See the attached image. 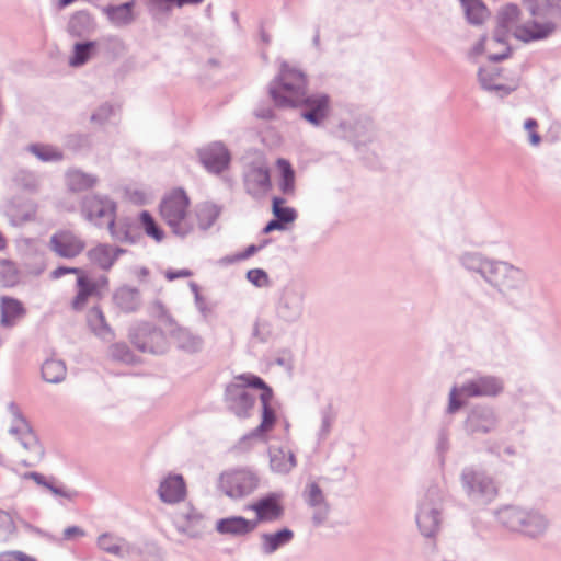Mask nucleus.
I'll return each mask as SVG.
<instances>
[{"instance_id": "nucleus-1", "label": "nucleus", "mask_w": 561, "mask_h": 561, "mask_svg": "<svg viewBox=\"0 0 561 561\" xmlns=\"http://www.w3.org/2000/svg\"><path fill=\"white\" fill-rule=\"evenodd\" d=\"M237 380L242 382H232L226 387L225 403L228 410L240 419L249 417L256 402V397L249 388L262 390L260 394L262 404L261 423L238 442L239 449L248 450L256 443L267 442V434L274 428L277 417L275 409L272 407L273 390L262 378L254 375H241L237 377Z\"/></svg>"}, {"instance_id": "nucleus-2", "label": "nucleus", "mask_w": 561, "mask_h": 561, "mask_svg": "<svg viewBox=\"0 0 561 561\" xmlns=\"http://www.w3.org/2000/svg\"><path fill=\"white\" fill-rule=\"evenodd\" d=\"M305 75L283 62L278 76L270 83L268 92L278 107H301V117L319 127L328 118L331 106L330 98L324 93H306Z\"/></svg>"}, {"instance_id": "nucleus-3", "label": "nucleus", "mask_w": 561, "mask_h": 561, "mask_svg": "<svg viewBox=\"0 0 561 561\" xmlns=\"http://www.w3.org/2000/svg\"><path fill=\"white\" fill-rule=\"evenodd\" d=\"M526 7L534 20L519 24L515 38L524 43L545 39L561 26V0H526Z\"/></svg>"}, {"instance_id": "nucleus-4", "label": "nucleus", "mask_w": 561, "mask_h": 561, "mask_svg": "<svg viewBox=\"0 0 561 561\" xmlns=\"http://www.w3.org/2000/svg\"><path fill=\"white\" fill-rule=\"evenodd\" d=\"M503 391L504 380L501 377L476 374L460 385H454L450 388L446 413H457L465 405V399L495 398L502 394Z\"/></svg>"}, {"instance_id": "nucleus-5", "label": "nucleus", "mask_w": 561, "mask_h": 561, "mask_svg": "<svg viewBox=\"0 0 561 561\" xmlns=\"http://www.w3.org/2000/svg\"><path fill=\"white\" fill-rule=\"evenodd\" d=\"M497 522L511 531L529 538L542 536L549 526L547 517L537 510L508 505L496 512Z\"/></svg>"}, {"instance_id": "nucleus-6", "label": "nucleus", "mask_w": 561, "mask_h": 561, "mask_svg": "<svg viewBox=\"0 0 561 561\" xmlns=\"http://www.w3.org/2000/svg\"><path fill=\"white\" fill-rule=\"evenodd\" d=\"M188 206L190 198L181 188L165 195L160 203V215L176 236L186 237L194 229L187 216Z\"/></svg>"}, {"instance_id": "nucleus-7", "label": "nucleus", "mask_w": 561, "mask_h": 561, "mask_svg": "<svg viewBox=\"0 0 561 561\" xmlns=\"http://www.w3.org/2000/svg\"><path fill=\"white\" fill-rule=\"evenodd\" d=\"M443 491L436 486H430L419 501L416 511V524L424 537L431 538L437 535L443 522Z\"/></svg>"}, {"instance_id": "nucleus-8", "label": "nucleus", "mask_w": 561, "mask_h": 561, "mask_svg": "<svg viewBox=\"0 0 561 561\" xmlns=\"http://www.w3.org/2000/svg\"><path fill=\"white\" fill-rule=\"evenodd\" d=\"M462 489L468 499L477 505H486L497 495V486L485 471L466 467L460 474Z\"/></svg>"}, {"instance_id": "nucleus-9", "label": "nucleus", "mask_w": 561, "mask_h": 561, "mask_svg": "<svg viewBox=\"0 0 561 561\" xmlns=\"http://www.w3.org/2000/svg\"><path fill=\"white\" fill-rule=\"evenodd\" d=\"M242 179L245 192L253 198H261L271 190L270 169L263 154L244 158Z\"/></svg>"}, {"instance_id": "nucleus-10", "label": "nucleus", "mask_w": 561, "mask_h": 561, "mask_svg": "<svg viewBox=\"0 0 561 561\" xmlns=\"http://www.w3.org/2000/svg\"><path fill=\"white\" fill-rule=\"evenodd\" d=\"M260 479L248 469H234L222 472L218 479V489L232 500H240L252 494L259 486Z\"/></svg>"}, {"instance_id": "nucleus-11", "label": "nucleus", "mask_w": 561, "mask_h": 561, "mask_svg": "<svg viewBox=\"0 0 561 561\" xmlns=\"http://www.w3.org/2000/svg\"><path fill=\"white\" fill-rule=\"evenodd\" d=\"M484 282L502 295H508L524 286L526 275L520 268L507 262L494 260Z\"/></svg>"}, {"instance_id": "nucleus-12", "label": "nucleus", "mask_w": 561, "mask_h": 561, "mask_svg": "<svg viewBox=\"0 0 561 561\" xmlns=\"http://www.w3.org/2000/svg\"><path fill=\"white\" fill-rule=\"evenodd\" d=\"M306 291L298 282L287 283L280 290L275 312L286 323L297 322L304 313Z\"/></svg>"}, {"instance_id": "nucleus-13", "label": "nucleus", "mask_w": 561, "mask_h": 561, "mask_svg": "<svg viewBox=\"0 0 561 561\" xmlns=\"http://www.w3.org/2000/svg\"><path fill=\"white\" fill-rule=\"evenodd\" d=\"M500 424L496 410L489 404L473 405L463 422V428L468 435L480 436L493 433Z\"/></svg>"}, {"instance_id": "nucleus-14", "label": "nucleus", "mask_w": 561, "mask_h": 561, "mask_svg": "<svg viewBox=\"0 0 561 561\" xmlns=\"http://www.w3.org/2000/svg\"><path fill=\"white\" fill-rule=\"evenodd\" d=\"M131 343L144 353L163 354L168 350V341L162 330L150 323H141L130 331Z\"/></svg>"}, {"instance_id": "nucleus-15", "label": "nucleus", "mask_w": 561, "mask_h": 561, "mask_svg": "<svg viewBox=\"0 0 561 561\" xmlns=\"http://www.w3.org/2000/svg\"><path fill=\"white\" fill-rule=\"evenodd\" d=\"M116 204L107 196L87 195L82 199L81 213L93 225L101 227L115 217Z\"/></svg>"}, {"instance_id": "nucleus-16", "label": "nucleus", "mask_w": 561, "mask_h": 561, "mask_svg": "<svg viewBox=\"0 0 561 561\" xmlns=\"http://www.w3.org/2000/svg\"><path fill=\"white\" fill-rule=\"evenodd\" d=\"M283 499V493L271 492L248 506L249 510L255 513V519L252 520L256 523V527L261 523L277 522L284 516Z\"/></svg>"}, {"instance_id": "nucleus-17", "label": "nucleus", "mask_w": 561, "mask_h": 561, "mask_svg": "<svg viewBox=\"0 0 561 561\" xmlns=\"http://www.w3.org/2000/svg\"><path fill=\"white\" fill-rule=\"evenodd\" d=\"M301 495L305 503L313 511V524L316 526L322 525L329 516L330 504L319 482L317 480H308Z\"/></svg>"}, {"instance_id": "nucleus-18", "label": "nucleus", "mask_w": 561, "mask_h": 561, "mask_svg": "<svg viewBox=\"0 0 561 561\" xmlns=\"http://www.w3.org/2000/svg\"><path fill=\"white\" fill-rule=\"evenodd\" d=\"M78 495L76 490L68 488L59 479L37 473V496L42 501L51 497L58 504L64 505L66 502L75 501Z\"/></svg>"}, {"instance_id": "nucleus-19", "label": "nucleus", "mask_w": 561, "mask_h": 561, "mask_svg": "<svg viewBox=\"0 0 561 561\" xmlns=\"http://www.w3.org/2000/svg\"><path fill=\"white\" fill-rule=\"evenodd\" d=\"M49 249L64 259H75L85 249V242L70 230H59L49 240Z\"/></svg>"}, {"instance_id": "nucleus-20", "label": "nucleus", "mask_w": 561, "mask_h": 561, "mask_svg": "<svg viewBox=\"0 0 561 561\" xmlns=\"http://www.w3.org/2000/svg\"><path fill=\"white\" fill-rule=\"evenodd\" d=\"M198 156L205 169L214 174H220L224 172L228 169L231 161L229 150L220 141L211 142L202 148Z\"/></svg>"}, {"instance_id": "nucleus-21", "label": "nucleus", "mask_w": 561, "mask_h": 561, "mask_svg": "<svg viewBox=\"0 0 561 561\" xmlns=\"http://www.w3.org/2000/svg\"><path fill=\"white\" fill-rule=\"evenodd\" d=\"M125 253L126 250L123 248L107 243H98L87 251L85 256L92 266L103 272H108L118 257Z\"/></svg>"}, {"instance_id": "nucleus-22", "label": "nucleus", "mask_w": 561, "mask_h": 561, "mask_svg": "<svg viewBox=\"0 0 561 561\" xmlns=\"http://www.w3.org/2000/svg\"><path fill=\"white\" fill-rule=\"evenodd\" d=\"M158 494L163 503L175 504L185 499L186 485L180 474H169L165 477L158 489Z\"/></svg>"}, {"instance_id": "nucleus-23", "label": "nucleus", "mask_w": 561, "mask_h": 561, "mask_svg": "<svg viewBox=\"0 0 561 561\" xmlns=\"http://www.w3.org/2000/svg\"><path fill=\"white\" fill-rule=\"evenodd\" d=\"M215 529L220 535L247 536L256 529V523L242 516H229L216 522Z\"/></svg>"}, {"instance_id": "nucleus-24", "label": "nucleus", "mask_w": 561, "mask_h": 561, "mask_svg": "<svg viewBox=\"0 0 561 561\" xmlns=\"http://www.w3.org/2000/svg\"><path fill=\"white\" fill-rule=\"evenodd\" d=\"M98 547L112 556L124 559L135 553L136 548L126 539L111 533L101 534L96 539Z\"/></svg>"}, {"instance_id": "nucleus-25", "label": "nucleus", "mask_w": 561, "mask_h": 561, "mask_svg": "<svg viewBox=\"0 0 561 561\" xmlns=\"http://www.w3.org/2000/svg\"><path fill=\"white\" fill-rule=\"evenodd\" d=\"M178 530L190 537L199 536L205 529V520L201 513L193 507H186L175 515Z\"/></svg>"}, {"instance_id": "nucleus-26", "label": "nucleus", "mask_w": 561, "mask_h": 561, "mask_svg": "<svg viewBox=\"0 0 561 561\" xmlns=\"http://www.w3.org/2000/svg\"><path fill=\"white\" fill-rule=\"evenodd\" d=\"M171 337L176 347L187 354L198 353L204 347V339L187 328L176 327L171 331Z\"/></svg>"}, {"instance_id": "nucleus-27", "label": "nucleus", "mask_w": 561, "mask_h": 561, "mask_svg": "<svg viewBox=\"0 0 561 561\" xmlns=\"http://www.w3.org/2000/svg\"><path fill=\"white\" fill-rule=\"evenodd\" d=\"M87 324L90 331L103 342H111L115 333L107 323L106 318L100 307H92L87 313Z\"/></svg>"}, {"instance_id": "nucleus-28", "label": "nucleus", "mask_w": 561, "mask_h": 561, "mask_svg": "<svg viewBox=\"0 0 561 561\" xmlns=\"http://www.w3.org/2000/svg\"><path fill=\"white\" fill-rule=\"evenodd\" d=\"M113 302L123 312H134L141 305L140 293L135 287L123 285L114 291Z\"/></svg>"}, {"instance_id": "nucleus-29", "label": "nucleus", "mask_w": 561, "mask_h": 561, "mask_svg": "<svg viewBox=\"0 0 561 561\" xmlns=\"http://www.w3.org/2000/svg\"><path fill=\"white\" fill-rule=\"evenodd\" d=\"M260 549L263 554L270 556L294 539V531L289 528H282L275 533H264L260 536Z\"/></svg>"}, {"instance_id": "nucleus-30", "label": "nucleus", "mask_w": 561, "mask_h": 561, "mask_svg": "<svg viewBox=\"0 0 561 561\" xmlns=\"http://www.w3.org/2000/svg\"><path fill=\"white\" fill-rule=\"evenodd\" d=\"M459 262L468 272L477 273L484 280L488 271L492 267L493 259H489L480 252L467 251L459 256Z\"/></svg>"}, {"instance_id": "nucleus-31", "label": "nucleus", "mask_w": 561, "mask_h": 561, "mask_svg": "<svg viewBox=\"0 0 561 561\" xmlns=\"http://www.w3.org/2000/svg\"><path fill=\"white\" fill-rule=\"evenodd\" d=\"M270 466L273 472L287 474L296 467L294 453L286 448H270Z\"/></svg>"}, {"instance_id": "nucleus-32", "label": "nucleus", "mask_w": 561, "mask_h": 561, "mask_svg": "<svg viewBox=\"0 0 561 561\" xmlns=\"http://www.w3.org/2000/svg\"><path fill=\"white\" fill-rule=\"evenodd\" d=\"M66 185L72 192H82L94 187L99 180L91 173L83 172L80 169H70L65 175Z\"/></svg>"}, {"instance_id": "nucleus-33", "label": "nucleus", "mask_w": 561, "mask_h": 561, "mask_svg": "<svg viewBox=\"0 0 561 561\" xmlns=\"http://www.w3.org/2000/svg\"><path fill=\"white\" fill-rule=\"evenodd\" d=\"M77 294L72 299V308L76 311H81L85 308L89 298L99 297L95 291L94 285H92V278L85 273L77 277Z\"/></svg>"}, {"instance_id": "nucleus-34", "label": "nucleus", "mask_w": 561, "mask_h": 561, "mask_svg": "<svg viewBox=\"0 0 561 561\" xmlns=\"http://www.w3.org/2000/svg\"><path fill=\"white\" fill-rule=\"evenodd\" d=\"M95 28V23L87 11L76 12L68 22V32L72 36L83 37L91 34Z\"/></svg>"}, {"instance_id": "nucleus-35", "label": "nucleus", "mask_w": 561, "mask_h": 561, "mask_svg": "<svg viewBox=\"0 0 561 561\" xmlns=\"http://www.w3.org/2000/svg\"><path fill=\"white\" fill-rule=\"evenodd\" d=\"M135 1L125 2L118 5H107L103 9L107 19L116 26L127 25L133 22V9Z\"/></svg>"}, {"instance_id": "nucleus-36", "label": "nucleus", "mask_w": 561, "mask_h": 561, "mask_svg": "<svg viewBox=\"0 0 561 561\" xmlns=\"http://www.w3.org/2000/svg\"><path fill=\"white\" fill-rule=\"evenodd\" d=\"M499 72L495 69L480 68L478 71V81L481 88L489 92H496L501 96L508 95L513 89L504 84H497Z\"/></svg>"}, {"instance_id": "nucleus-37", "label": "nucleus", "mask_w": 561, "mask_h": 561, "mask_svg": "<svg viewBox=\"0 0 561 561\" xmlns=\"http://www.w3.org/2000/svg\"><path fill=\"white\" fill-rule=\"evenodd\" d=\"M221 209L209 202L198 204L195 209L198 227L202 230L209 229L220 215Z\"/></svg>"}, {"instance_id": "nucleus-38", "label": "nucleus", "mask_w": 561, "mask_h": 561, "mask_svg": "<svg viewBox=\"0 0 561 561\" xmlns=\"http://www.w3.org/2000/svg\"><path fill=\"white\" fill-rule=\"evenodd\" d=\"M277 167L280 171V179L278 182L279 191L287 196L295 195V171L291 164L285 159H278Z\"/></svg>"}, {"instance_id": "nucleus-39", "label": "nucleus", "mask_w": 561, "mask_h": 561, "mask_svg": "<svg viewBox=\"0 0 561 561\" xmlns=\"http://www.w3.org/2000/svg\"><path fill=\"white\" fill-rule=\"evenodd\" d=\"M459 1L467 18V21L470 24L479 25L485 20L488 15V9L481 0Z\"/></svg>"}, {"instance_id": "nucleus-40", "label": "nucleus", "mask_w": 561, "mask_h": 561, "mask_svg": "<svg viewBox=\"0 0 561 561\" xmlns=\"http://www.w3.org/2000/svg\"><path fill=\"white\" fill-rule=\"evenodd\" d=\"M24 309L20 301L12 298H2L1 300V321L5 325H10L14 320L22 317Z\"/></svg>"}, {"instance_id": "nucleus-41", "label": "nucleus", "mask_w": 561, "mask_h": 561, "mask_svg": "<svg viewBox=\"0 0 561 561\" xmlns=\"http://www.w3.org/2000/svg\"><path fill=\"white\" fill-rule=\"evenodd\" d=\"M96 46L98 43L94 41L76 43L73 46V55L69 60L70 65L73 67L84 65L94 53Z\"/></svg>"}, {"instance_id": "nucleus-42", "label": "nucleus", "mask_w": 561, "mask_h": 561, "mask_svg": "<svg viewBox=\"0 0 561 561\" xmlns=\"http://www.w3.org/2000/svg\"><path fill=\"white\" fill-rule=\"evenodd\" d=\"M42 376L47 382L56 383L64 380L66 366L61 360L50 359L42 365Z\"/></svg>"}, {"instance_id": "nucleus-43", "label": "nucleus", "mask_w": 561, "mask_h": 561, "mask_svg": "<svg viewBox=\"0 0 561 561\" xmlns=\"http://www.w3.org/2000/svg\"><path fill=\"white\" fill-rule=\"evenodd\" d=\"M272 213L274 217L285 226L294 222L298 216L296 209L285 206V199L278 196L273 197Z\"/></svg>"}, {"instance_id": "nucleus-44", "label": "nucleus", "mask_w": 561, "mask_h": 561, "mask_svg": "<svg viewBox=\"0 0 561 561\" xmlns=\"http://www.w3.org/2000/svg\"><path fill=\"white\" fill-rule=\"evenodd\" d=\"M519 14V9L516 4H506L497 16V24L503 30H512L513 32L518 25H515Z\"/></svg>"}, {"instance_id": "nucleus-45", "label": "nucleus", "mask_w": 561, "mask_h": 561, "mask_svg": "<svg viewBox=\"0 0 561 561\" xmlns=\"http://www.w3.org/2000/svg\"><path fill=\"white\" fill-rule=\"evenodd\" d=\"M110 234L114 241L134 243L135 238L130 234L128 227L124 224L116 222L115 217L107 222Z\"/></svg>"}, {"instance_id": "nucleus-46", "label": "nucleus", "mask_w": 561, "mask_h": 561, "mask_svg": "<svg viewBox=\"0 0 561 561\" xmlns=\"http://www.w3.org/2000/svg\"><path fill=\"white\" fill-rule=\"evenodd\" d=\"M139 220L141 222V226H142L145 232L149 237L153 238L158 242H160L163 239V237H164L163 231L157 225V222L154 221L153 217L150 215L149 211H147V210L141 211L139 215Z\"/></svg>"}, {"instance_id": "nucleus-47", "label": "nucleus", "mask_w": 561, "mask_h": 561, "mask_svg": "<svg viewBox=\"0 0 561 561\" xmlns=\"http://www.w3.org/2000/svg\"><path fill=\"white\" fill-rule=\"evenodd\" d=\"M108 356L111 359L124 364H131L134 362V355L128 345L124 342L113 343L108 347Z\"/></svg>"}, {"instance_id": "nucleus-48", "label": "nucleus", "mask_w": 561, "mask_h": 561, "mask_svg": "<svg viewBox=\"0 0 561 561\" xmlns=\"http://www.w3.org/2000/svg\"><path fill=\"white\" fill-rule=\"evenodd\" d=\"M320 415H321V424H320V428L318 432V437H319V439H325L331 432V427L335 421L336 415H335V412L333 411L332 405L324 407L321 410Z\"/></svg>"}, {"instance_id": "nucleus-49", "label": "nucleus", "mask_w": 561, "mask_h": 561, "mask_svg": "<svg viewBox=\"0 0 561 561\" xmlns=\"http://www.w3.org/2000/svg\"><path fill=\"white\" fill-rule=\"evenodd\" d=\"M15 534V525L11 515L0 511V541L10 540Z\"/></svg>"}, {"instance_id": "nucleus-50", "label": "nucleus", "mask_w": 561, "mask_h": 561, "mask_svg": "<svg viewBox=\"0 0 561 561\" xmlns=\"http://www.w3.org/2000/svg\"><path fill=\"white\" fill-rule=\"evenodd\" d=\"M64 158L62 151L49 145H37V159L44 162L61 161Z\"/></svg>"}, {"instance_id": "nucleus-51", "label": "nucleus", "mask_w": 561, "mask_h": 561, "mask_svg": "<svg viewBox=\"0 0 561 561\" xmlns=\"http://www.w3.org/2000/svg\"><path fill=\"white\" fill-rule=\"evenodd\" d=\"M90 145V137L82 134L69 135L66 140V147L76 152L88 149Z\"/></svg>"}, {"instance_id": "nucleus-52", "label": "nucleus", "mask_w": 561, "mask_h": 561, "mask_svg": "<svg viewBox=\"0 0 561 561\" xmlns=\"http://www.w3.org/2000/svg\"><path fill=\"white\" fill-rule=\"evenodd\" d=\"M37 535H41L43 537H46L48 538L49 540H53V541H56V542H59L61 540H73L76 538H80V537H84L85 536V531L84 529H82L81 527L79 526H69L67 527L65 530H64V535H62V538L61 539H58V538H54L49 535H47L46 533H43L39 529H37Z\"/></svg>"}, {"instance_id": "nucleus-53", "label": "nucleus", "mask_w": 561, "mask_h": 561, "mask_svg": "<svg viewBox=\"0 0 561 561\" xmlns=\"http://www.w3.org/2000/svg\"><path fill=\"white\" fill-rule=\"evenodd\" d=\"M173 7L175 0H149V9L154 15H168Z\"/></svg>"}, {"instance_id": "nucleus-54", "label": "nucleus", "mask_w": 561, "mask_h": 561, "mask_svg": "<svg viewBox=\"0 0 561 561\" xmlns=\"http://www.w3.org/2000/svg\"><path fill=\"white\" fill-rule=\"evenodd\" d=\"M114 108L111 104L104 103L100 105L91 115V122L98 125H103L113 115Z\"/></svg>"}, {"instance_id": "nucleus-55", "label": "nucleus", "mask_w": 561, "mask_h": 561, "mask_svg": "<svg viewBox=\"0 0 561 561\" xmlns=\"http://www.w3.org/2000/svg\"><path fill=\"white\" fill-rule=\"evenodd\" d=\"M247 279L256 287H265L268 285V275L262 268H253L248 271Z\"/></svg>"}, {"instance_id": "nucleus-56", "label": "nucleus", "mask_w": 561, "mask_h": 561, "mask_svg": "<svg viewBox=\"0 0 561 561\" xmlns=\"http://www.w3.org/2000/svg\"><path fill=\"white\" fill-rule=\"evenodd\" d=\"M538 127V123L534 118H528L524 123L525 130L528 131V140L529 144L534 147H537L541 142L540 135L536 131V128Z\"/></svg>"}, {"instance_id": "nucleus-57", "label": "nucleus", "mask_w": 561, "mask_h": 561, "mask_svg": "<svg viewBox=\"0 0 561 561\" xmlns=\"http://www.w3.org/2000/svg\"><path fill=\"white\" fill-rule=\"evenodd\" d=\"M190 287L195 296V304L198 311L206 319L211 313V308L207 305L206 300L201 296L198 286L195 283H191Z\"/></svg>"}, {"instance_id": "nucleus-58", "label": "nucleus", "mask_w": 561, "mask_h": 561, "mask_svg": "<svg viewBox=\"0 0 561 561\" xmlns=\"http://www.w3.org/2000/svg\"><path fill=\"white\" fill-rule=\"evenodd\" d=\"M449 450V433L446 428H440L437 433L436 451L440 458Z\"/></svg>"}, {"instance_id": "nucleus-59", "label": "nucleus", "mask_w": 561, "mask_h": 561, "mask_svg": "<svg viewBox=\"0 0 561 561\" xmlns=\"http://www.w3.org/2000/svg\"><path fill=\"white\" fill-rule=\"evenodd\" d=\"M83 273H84L83 270H81L79 267L59 266V267L55 268L54 271H51L50 277L53 279H58L66 274H76L78 277L79 275H81Z\"/></svg>"}, {"instance_id": "nucleus-60", "label": "nucleus", "mask_w": 561, "mask_h": 561, "mask_svg": "<svg viewBox=\"0 0 561 561\" xmlns=\"http://www.w3.org/2000/svg\"><path fill=\"white\" fill-rule=\"evenodd\" d=\"M0 561H33V560L20 551H11V552L1 553Z\"/></svg>"}, {"instance_id": "nucleus-61", "label": "nucleus", "mask_w": 561, "mask_h": 561, "mask_svg": "<svg viewBox=\"0 0 561 561\" xmlns=\"http://www.w3.org/2000/svg\"><path fill=\"white\" fill-rule=\"evenodd\" d=\"M108 283H110L108 277L105 275H101L96 279H92V285H94L95 291L99 295V297H101V295H102L101 294L102 289L108 288Z\"/></svg>"}, {"instance_id": "nucleus-62", "label": "nucleus", "mask_w": 561, "mask_h": 561, "mask_svg": "<svg viewBox=\"0 0 561 561\" xmlns=\"http://www.w3.org/2000/svg\"><path fill=\"white\" fill-rule=\"evenodd\" d=\"M108 283H110L108 277L105 275H101L96 279H92V285H94L95 291L99 295V297H101V295H102L101 294L102 289L108 288Z\"/></svg>"}, {"instance_id": "nucleus-63", "label": "nucleus", "mask_w": 561, "mask_h": 561, "mask_svg": "<svg viewBox=\"0 0 561 561\" xmlns=\"http://www.w3.org/2000/svg\"><path fill=\"white\" fill-rule=\"evenodd\" d=\"M192 273L191 271L188 270H179V271H172V270H169L165 272V278L168 280H174V279H178V278H184V277H188L191 276Z\"/></svg>"}, {"instance_id": "nucleus-64", "label": "nucleus", "mask_w": 561, "mask_h": 561, "mask_svg": "<svg viewBox=\"0 0 561 561\" xmlns=\"http://www.w3.org/2000/svg\"><path fill=\"white\" fill-rule=\"evenodd\" d=\"M285 229V225H283L279 220H277L276 218L272 219L271 221L267 222V225L264 227L263 231L265 233H270L274 230H284Z\"/></svg>"}]
</instances>
